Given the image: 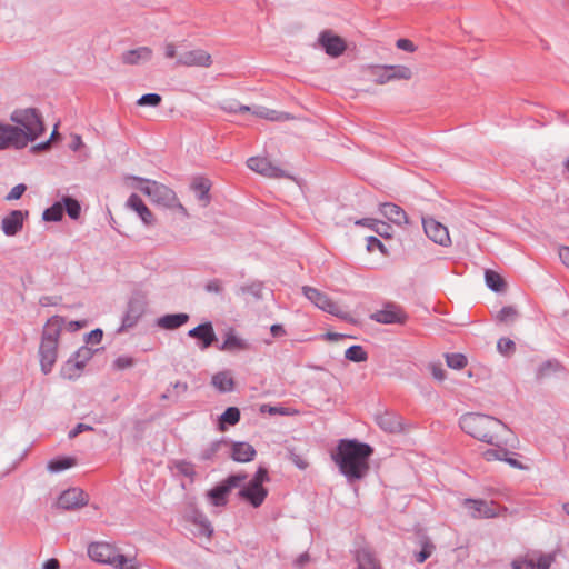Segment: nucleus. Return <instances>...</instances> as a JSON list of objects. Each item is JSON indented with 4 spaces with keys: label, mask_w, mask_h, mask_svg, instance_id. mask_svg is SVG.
Returning a JSON list of instances; mask_svg holds the SVG:
<instances>
[{
    "label": "nucleus",
    "mask_w": 569,
    "mask_h": 569,
    "mask_svg": "<svg viewBox=\"0 0 569 569\" xmlns=\"http://www.w3.org/2000/svg\"><path fill=\"white\" fill-rule=\"evenodd\" d=\"M557 368H558V366L553 365L551 362H547V363L542 365L538 370V378L546 377L548 373H550L551 371H555Z\"/></svg>",
    "instance_id": "obj_55"
},
{
    "label": "nucleus",
    "mask_w": 569,
    "mask_h": 569,
    "mask_svg": "<svg viewBox=\"0 0 569 569\" xmlns=\"http://www.w3.org/2000/svg\"><path fill=\"white\" fill-rule=\"evenodd\" d=\"M435 550V545L431 543L430 541L426 540L423 541L422 543V549L421 551L417 555V561L419 563H422L425 562L433 552Z\"/></svg>",
    "instance_id": "obj_47"
},
{
    "label": "nucleus",
    "mask_w": 569,
    "mask_h": 569,
    "mask_svg": "<svg viewBox=\"0 0 569 569\" xmlns=\"http://www.w3.org/2000/svg\"><path fill=\"white\" fill-rule=\"evenodd\" d=\"M161 100H162V98L158 93H147V94H143L137 101V104L141 106V107H144V106L157 107L160 104Z\"/></svg>",
    "instance_id": "obj_44"
},
{
    "label": "nucleus",
    "mask_w": 569,
    "mask_h": 569,
    "mask_svg": "<svg viewBox=\"0 0 569 569\" xmlns=\"http://www.w3.org/2000/svg\"><path fill=\"white\" fill-rule=\"evenodd\" d=\"M213 63L211 54L203 49H193L179 56L178 67L209 68Z\"/></svg>",
    "instance_id": "obj_16"
},
{
    "label": "nucleus",
    "mask_w": 569,
    "mask_h": 569,
    "mask_svg": "<svg viewBox=\"0 0 569 569\" xmlns=\"http://www.w3.org/2000/svg\"><path fill=\"white\" fill-rule=\"evenodd\" d=\"M396 46L398 49L407 51V52L416 51V46L409 39H399V40H397Z\"/></svg>",
    "instance_id": "obj_54"
},
{
    "label": "nucleus",
    "mask_w": 569,
    "mask_h": 569,
    "mask_svg": "<svg viewBox=\"0 0 569 569\" xmlns=\"http://www.w3.org/2000/svg\"><path fill=\"white\" fill-rule=\"evenodd\" d=\"M386 73L388 82L409 81L413 78V70L406 64H386Z\"/></svg>",
    "instance_id": "obj_28"
},
{
    "label": "nucleus",
    "mask_w": 569,
    "mask_h": 569,
    "mask_svg": "<svg viewBox=\"0 0 569 569\" xmlns=\"http://www.w3.org/2000/svg\"><path fill=\"white\" fill-rule=\"evenodd\" d=\"M559 258L561 262L569 268V247H561L559 249Z\"/></svg>",
    "instance_id": "obj_59"
},
{
    "label": "nucleus",
    "mask_w": 569,
    "mask_h": 569,
    "mask_svg": "<svg viewBox=\"0 0 569 569\" xmlns=\"http://www.w3.org/2000/svg\"><path fill=\"white\" fill-rule=\"evenodd\" d=\"M377 423L381 429L388 432H398L401 430V422L399 417L391 412H385L376 418Z\"/></svg>",
    "instance_id": "obj_33"
},
{
    "label": "nucleus",
    "mask_w": 569,
    "mask_h": 569,
    "mask_svg": "<svg viewBox=\"0 0 569 569\" xmlns=\"http://www.w3.org/2000/svg\"><path fill=\"white\" fill-rule=\"evenodd\" d=\"M188 336L201 341V349L209 348L217 339L212 323L204 322L189 330Z\"/></svg>",
    "instance_id": "obj_25"
},
{
    "label": "nucleus",
    "mask_w": 569,
    "mask_h": 569,
    "mask_svg": "<svg viewBox=\"0 0 569 569\" xmlns=\"http://www.w3.org/2000/svg\"><path fill=\"white\" fill-rule=\"evenodd\" d=\"M302 292L305 297L318 309L341 319L348 318V312L345 308L339 302L331 299L326 292L310 286L302 287Z\"/></svg>",
    "instance_id": "obj_8"
},
{
    "label": "nucleus",
    "mask_w": 569,
    "mask_h": 569,
    "mask_svg": "<svg viewBox=\"0 0 569 569\" xmlns=\"http://www.w3.org/2000/svg\"><path fill=\"white\" fill-rule=\"evenodd\" d=\"M88 503V495L79 488H70L63 491L57 501V506L61 509H78Z\"/></svg>",
    "instance_id": "obj_18"
},
{
    "label": "nucleus",
    "mask_w": 569,
    "mask_h": 569,
    "mask_svg": "<svg viewBox=\"0 0 569 569\" xmlns=\"http://www.w3.org/2000/svg\"><path fill=\"white\" fill-rule=\"evenodd\" d=\"M345 357L353 362H363L368 359V355L361 346H351L346 350Z\"/></svg>",
    "instance_id": "obj_40"
},
{
    "label": "nucleus",
    "mask_w": 569,
    "mask_h": 569,
    "mask_svg": "<svg viewBox=\"0 0 569 569\" xmlns=\"http://www.w3.org/2000/svg\"><path fill=\"white\" fill-rule=\"evenodd\" d=\"M372 453L370 446L356 440H340L337 452L332 456L340 471L349 480H358L369 470V457Z\"/></svg>",
    "instance_id": "obj_1"
},
{
    "label": "nucleus",
    "mask_w": 569,
    "mask_h": 569,
    "mask_svg": "<svg viewBox=\"0 0 569 569\" xmlns=\"http://www.w3.org/2000/svg\"><path fill=\"white\" fill-rule=\"evenodd\" d=\"M126 206L134 211L146 226H153L156 223L154 214L138 194H131Z\"/></svg>",
    "instance_id": "obj_23"
},
{
    "label": "nucleus",
    "mask_w": 569,
    "mask_h": 569,
    "mask_svg": "<svg viewBox=\"0 0 569 569\" xmlns=\"http://www.w3.org/2000/svg\"><path fill=\"white\" fill-rule=\"evenodd\" d=\"M497 348L502 355H510L515 350V342L509 338H500Z\"/></svg>",
    "instance_id": "obj_48"
},
{
    "label": "nucleus",
    "mask_w": 569,
    "mask_h": 569,
    "mask_svg": "<svg viewBox=\"0 0 569 569\" xmlns=\"http://www.w3.org/2000/svg\"><path fill=\"white\" fill-rule=\"evenodd\" d=\"M127 181L149 197L153 203L178 211L186 218L189 217L188 210L181 204L176 192L166 184L139 177H128Z\"/></svg>",
    "instance_id": "obj_3"
},
{
    "label": "nucleus",
    "mask_w": 569,
    "mask_h": 569,
    "mask_svg": "<svg viewBox=\"0 0 569 569\" xmlns=\"http://www.w3.org/2000/svg\"><path fill=\"white\" fill-rule=\"evenodd\" d=\"M196 525L199 526V533L206 537H210L212 533V528L210 522L207 519H201L199 521H194Z\"/></svg>",
    "instance_id": "obj_53"
},
{
    "label": "nucleus",
    "mask_w": 569,
    "mask_h": 569,
    "mask_svg": "<svg viewBox=\"0 0 569 569\" xmlns=\"http://www.w3.org/2000/svg\"><path fill=\"white\" fill-rule=\"evenodd\" d=\"M463 506L467 508L468 513L476 519L493 518L498 516V506L490 501L466 499Z\"/></svg>",
    "instance_id": "obj_17"
},
{
    "label": "nucleus",
    "mask_w": 569,
    "mask_h": 569,
    "mask_svg": "<svg viewBox=\"0 0 569 569\" xmlns=\"http://www.w3.org/2000/svg\"><path fill=\"white\" fill-rule=\"evenodd\" d=\"M26 191V186L20 183V184H17L14 186L11 191L8 193V196L6 197L7 200L11 201V200H18L19 198H21V196L23 194V192Z\"/></svg>",
    "instance_id": "obj_52"
},
{
    "label": "nucleus",
    "mask_w": 569,
    "mask_h": 569,
    "mask_svg": "<svg viewBox=\"0 0 569 569\" xmlns=\"http://www.w3.org/2000/svg\"><path fill=\"white\" fill-rule=\"evenodd\" d=\"M267 481H269L268 470L260 467L252 480L240 490L239 496L256 508L261 506L268 495V490L263 487Z\"/></svg>",
    "instance_id": "obj_7"
},
{
    "label": "nucleus",
    "mask_w": 569,
    "mask_h": 569,
    "mask_svg": "<svg viewBox=\"0 0 569 569\" xmlns=\"http://www.w3.org/2000/svg\"><path fill=\"white\" fill-rule=\"evenodd\" d=\"M87 430H92V427L84 423H78L76 428L69 432V438H76L79 433Z\"/></svg>",
    "instance_id": "obj_57"
},
{
    "label": "nucleus",
    "mask_w": 569,
    "mask_h": 569,
    "mask_svg": "<svg viewBox=\"0 0 569 569\" xmlns=\"http://www.w3.org/2000/svg\"><path fill=\"white\" fill-rule=\"evenodd\" d=\"M153 57V50L150 47L142 46L126 50L121 53V62L127 66H139L149 62Z\"/></svg>",
    "instance_id": "obj_20"
},
{
    "label": "nucleus",
    "mask_w": 569,
    "mask_h": 569,
    "mask_svg": "<svg viewBox=\"0 0 569 569\" xmlns=\"http://www.w3.org/2000/svg\"><path fill=\"white\" fill-rule=\"evenodd\" d=\"M358 569H381L373 553L368 549H360L357 552Z\"/></svg>",
    "instance_id": "obj_35"
},
{
    "label": "nucleus",
    "mask_w": 569,
    "mask_h": 569,
    "mask_svg": "<svg viewBox=\"0 0 569 569\" xmlns=\"http://www.w3.org/2000/svg\"><path fill=\"white\" fill-rule=\"evenodd\" d=\"M459 425L466 433L482 442L500 441L503 436H510L511 431L500 420L475 412L461 416Z\"/></svg>",
    "instance_id": "obj_2"
},
{
    "label": "nucleus",
    "mask_w": 569,
    "mask_h": 569,
    "mask_svg": "<svg viewBox=\"0 0 569 569\" xmlns=\"http://www.w3.org/2000/svg\"><path fill=\"white\" fill-rule=\"evenodd\" d=\"M24 138L18 132V127L0 123V150L23 148Z\"/></svg>",
    "instance_id": "obj_19"
},
{
    "label": "nucleus",
    "mask_w": 569,
    "mask_h": 569,
    "mask_svg": "<svg viewBox=\"0 0 569 569\" xmlns=\"http://www.w3.org/2000/svg\"><path fill=\"white\" fill-rule=\"evenodd\" d=\"M63 327H64V319L62 317H59V316L51 317L44 326L41 342L51 341L52 343L58 345V339H59L60 332L62 331Z\"/></svg>",
    "instance_id": "obj_26"
},
{
    "label": "nucleus",
    "mask_w": 569,
    "mask_h": 569,
    "mask_svg": "<svg viewBox=\"0 0 569 569\" xmlns=\"http://www.w3.org/2000/svg\"><path fill=\"white\" fill-rule=\"evenodd\" d=\"M162 56L167 60H174V66L178 67L179 56L182 53L179 51L177 43L172 41L163 42L161 47Z\"/></svg>",
    "instance_id": "obj_39"
},
{
    "label": "nucleus",
    "mask_w": 569,
    "mask_h": 569,
    "mask_svg": "<svg viewBox=\"0 0 569 569\" xmlns=\"http://www.w3.org/2000/svg\"><path fill=\"white\" fill-rule=\"evenodd\" d=\"M270 330H271L272 336H274V337H279L284 333V330L280 325L271 326Z\"/></svg>",
    "instance_id": "obj_64"
},
{
    "label": "nucleus",
    "mask_w": 569,
    "mask_h": 569,
    "mask_svg": "<svg viewBox=\"0 0 569 569\" xmlns=\"http://www.w3.org/2000/svg\"><path fill=\"white\" fill-rule=\"evenodd\" d=\"M356 223L360 224V226H366V227L375 230V232H377L381 237L391 238L390 226L380 220L362 219V220H358Z\"/></svg>",
    "instance_id": "obj_36"
},
{
    "label": "nucleus",
    "mask_w": 569,
    "mask_h": 569,
    "mask_svg": "<svg viewBox=\"0 0 569 569\" xmlns=\"http://www.w3.org/2000/svg\"><path fill=\"white\" fill-rule=\"evenodd\" d=\"M253 114L258 118H262L269 121L282 122L291 119V117L278 110L269 109L266 107H258L253 110Z\"/></svg>",
    "instance_id": "obj_34"
},
{
    "label": "nucleus",
    "mask_w": 569,
    "mask_h": 569,
    "mask_svg": "<svg viewBox=\"0 0 569 569\" xmlns=\"http://www.w3.org/2000/svg\"><path fill=\"white\" fill-rule=\"evenodd\" d=\"M358 81L365 91H369L371 86H383L388 83L386 64H363L358 72Z\"/></svg>",
    "instance_id": "obj_9"
},
{
    "label": "nucleus",
    "mask_w": 569,
    "mask_h": 569,
    "mask_svg": "<svg viewBox=\"0 0 569 569\" xmlns=\"http://www.w3.org/2000/svg\"><path fill=\"white\" fill-rule=\"evenodd\" d=\"M367 249H368L369 252H373L376 250H379L383 254H387V250H386V247L383 246V243L379 239H377L375 237H369L367 239Z\"/></svg>",
    "instance_id": "obj_49"
},
{
    "label": "nucleus",
    "mask_w": 569,
    "mask_h": 569,
    "mask_svg": "<svg viewBox=\"0 0 569 569\" xmlns=\"http://www.w3.org/2000/svg\"><path fill=\"white\" fill-rule=\"evenodd\" d=\"M431 372L435 379L441 381L446 377V371L440 366H432Z\"/></svg>",
    "instance_id": "obj_60"
},
{
    "label": "nucleus",
    "mask_w": 569,
    "mask_h": 569,
    "mask_svg": "<svg viewBox=\"0 0 569 569\" xmlns=\"http://www.w3.org/2000/svg\"><path fill=\"white\" fill-rule=\"evenodd\" d=\"M219 349L226 352H239L249 349V343L230 328L224 332L223 342Z\"/></svg>",
    "instance_id": "obj_24"
},
{
    "label": "nucleus",
    "mask_w": 569,
    "mask_h": 569,
    "mask_svg": "<svg viewBox=\"0 0 569 569\" xmlns=\"http://www.w3.org/2000/svg\"><path fill=\"white\" fill-rule=\"evenodd\" d=\"M555 553L529 551L511 562L512 569H549L555 561Z\"/></svg>",
    "instance_id": "obj_10"
},
{
    "label": "nucleus",
    "mask_w": 569,
    "mask_h": 569,
    "mask_svg": "<svg viewBox=\"0 0 569 569\" xmlns=\"http://www.w3.org/2000/svg\"><path fill=\"white\" fill-rule=\"evenodd\" d=\"M239 419H240L239 409L236 407H229L220 417V425H221V427L224 423L233 426L239 421Z\"/></svg>",
    "instance_id": "obj_41"
},
{
    "label": "nucleus",
    "mask_w": 569,
    "mask_h": 569,
    "mask_svg": "<svg viewBox=\"0 0 569 569\" xmlns=\"http://www.w3.org/2000/svg\"><path fill=\"white\" fill-rule=\"evenodd\" d=\"M63 203L69 217L72 219H77L80 214V204L78 203V201L71 198H64Z\"/></svg>",
    "instance_id": "obj_46"
},
{
    "label": "nucleus",
    "mask_w": 569,
    "mask_h": 569,
    "mask_svg": "<svg viewBox=\"0 0 569 569\" xmlns=\"http://www.w3.org/2000/svg\"><path fill=\"white\" fill-rule=\"evenodd\" d=\"M77 465V460L72 457H64L49 461L48 469L51 472H59Z\"/></svg>",
    "instance_id": "obj_38"
},
{
    "label": "nucleus",
    "mask_w": 569,
    "mask_h": 569,
    "mask_svg": "<svg viewBox=\"0 0 569 569\" xmlns=\"http://www.w3.org/2000/svg\"><path fill=\"white\" fill-rule=\"evenodd\" d=\"M28 211L13 210L1 221V229L7 236H16L23 227L24 218Z\"/></svg>",
    "instance_id": "obj_22"
},
{
    "label": "nucleus",
    "mask_w": 569,
    "mask_h": 569,
    "mask_svg": "<svg viewBox=\"0 0 569 569\" xmlns=\"http://www.w3.org/2000/svg\"><path fill=\"white\" fill-rule=\"evenodd\" d=\"M370 318L376 322L383 325L399 323L403 325L408 317L403 309L395 303H388L382 309L371 313Z\"/></svg>",
    "instance_id": "obj_13"
},
{
    "label": "nucleus",
    "mask_w": 569,
    "mask_h": 569,
    "mask_svg": "<svg viewBox=\"0 0 569 569\" xmlns=\"http://www.w3.org/2000/svg\"><path fill=\"white\" fill-rule=\"evenodd\" d=\"M318 43L325 52L332 58L342 56L347 50L346 40L336 34L332 30L321 31L318 37Z\"/></svg>",
    "instance_id": "obj_12"
},
{
    "label": "nucleus",
    "mask_w": 569,
    "mask_h": 569,
    "mask_svg": "<svg viewBox=\"0 0 569 569\" xmlns=\"http://www.w3.org/2000/svg\"><path fill=\"white\" fill-rule=\"evenodd\" d=\"M446 362L452 369H462L467 366V358L462 353L446 355Z\"/></svg>",
    "instance_id": "obj_42"
},
{
    "label": "nucleus",
    "mask_w": 569,
    "mask_h": 569,
    "mask_svg": "<svg viewBox=\"0 0 569 569\" xmlns=\"http://www.w3.org/2000/svg\"><path fill=\"white\" fill-rule=\"evenodd\" d=\"M58 345L49 342H41L40 345V363L44 373L51 371L57 359Z\"/></svg>",
    "instance_id": "obj_27"
},
{
    "label": "nucleus",
    "mask_w": 569,
    "mask_h": 569,
    "mask_svg": "<svg viewBox=\"0 0 569 569\" xmlns=\"http://www.w3.org/2000/svg\"><path fill=\"white\" fill-rule=\"evenodd\" d=\"M11 120L17 124L18 132L26 139L23 148L44 130L42 120L34 109L17 110L12 113Z\"/></svg>",
    "instance_id": "obj_5"
},
{
    "label": "nucleus",
    "mask_w": 569,
    "mask_h": 569,
    "mask_svg": "<svg viewBox=\"0 0 569 569\" xmlns=\"http://www.w3.org/2000/svg\"><path fill=\"white\" fill-rule=\"evenodd\" d=\"M133 363H134L133 358H131L129 356H121L114 360L113 366L118 370H124V369L132 367Z\"/></svg>",
    "instance_id": "obj_50"
},
{
    "label": "nucleus",
    "mask_w": 569,
    "mask_h": 569,
    "mask_svg": "<svg viewBox=\"0 0 569 569\" xmlns=\"http://www.w3.org/2000/svg\"><path fill=\"white\" fill-rule=\"evenodd\" d=\"M102 339V331L100 329H94L89 333V340L91 342L98 343Z\"/></svg>",
    "instance_id": "obj_61"
},
{
    "label": "nucleus",
    "mask_w": 569,
    "mask_h": 569,
    "mask_svg": "<svg viewBox=\"0 0 569 569\" xmlns=\"http://www.w3.org/2000/svg\"><path fill=\"white\" fill-rule=\"evenodd\" d=\"M189 320L187 313L166 315L157 320V325L166 330H174L186 325Z\"/></svg>",
    "instance_id": "obj_31"
},
{
    "label": "nucleus",
    "mask_w": 569,
    "mask_h": 569,
    "mask_svg": "<svg viewBox=\"0 0 569 569\" xmlns=\"http://www.w3.org/2000/svg\"><path fill=\"white\" fill-rule=\"evenodd\" d=\"M518 312L513 307H503L498 313V320L500 322H512L517 318Z\"/></svg>",
    "instance_id": "obj_45"
},
{
    "label": "nucleus",
    "mask_w": 569,
    "mask_h": 569,
    "mask_svg": "<svg viewBox=\"0 0 569 569\" xmlns=\"http://www.w3.org/2000/svg\"><path fill=\"white\" fill-rule=\"evenodd\" d=\"M43 569H59V561L54 558L49 559L43 563Z\"/></svg>",
    "instance_id": "obj_62"
},
{
    "label": "nucleus",
    "mask_w": 569,
    "mask_h": 569,
    "mask_svg": "<svg viewBox=\"0 0 569 569\" xmlns=\"http://www.w3.org/2000/svg\"><path fill=\"white\" fill-rule=\"evenodd\" d=\"M86 326H87L86 321H66L64 320L63 329H67L69 331H77Z\"/></svg>",
    "instance_id": "obj_56"
},
{
    "label": "nucleus",
    "mask_w": 569,
    "mask_h": 569,
    "mask_svg": "<svg viewBox=\"0 0 569 569\" xmlns=\"http://www.w3.org/2000/svg\"><path fill=\"white\" fill-rule=\"evenodd\" d=\"M256 456L254 448L247 442H237L232 446L231 457L238 462H249Z\"/></svg>",
    "instance_id": "obj_32"
},
{
    "label": "nucleus",
    "mask_w": 569,
    "mask_h": 569,
    "mask_svg": "<svg viewBox=\"0 0 569 569\" xmlns=\"http://www.w3.org/2000/svg\"><path fill=\"white\" fill-rule=\"evenodd\" d=\"M194 190L199 193V199L203 201L204 204L208 203V192L209 184L206 181H200L193 184Z\"/></svg>",
    "instance_id": "obj_51"
},
{
    "label": "nucleus",
    "mask_w": 569,
    "mask_h": 569,
    "mask_svg": "<svg viewBox=\"0 0 569 569\" xmlns=\"http://www.w3.org/2000/svg\"><path fill=\"white\" fill-rule=\"evenodd\" d=\"M63 214V207L60 202L54 203L43 212V219L46 221H59Z\"/></svg>",
    "instance_id": "obj_43"
},
{
    "label": "nucleus",
    "mask_w": 569,
    "mask_h": 569,
    "mask_svg": "<svg viewBox=\"0 0 569 569\" xmlns=\"http://www.w3.org/2000/svg\"><path fill=\"white\" fill-rule=\"evenodd\" d=\"M211 385L220 392H231L236 383L230 371H220L212 376Z\"/></svg>",
    "instance_id": "obj_30"
},
{
    "label": "nucleus",
    "mask_w": 569,
    "mask_h": 569,
    "mask_svg": "<svg viewBox=\"0 0 569 569\" xmlns=\"http://www.w3.org/2000/svg\"><path fill=\"white\" fill-rule=\"evenodd\" d=\"M82 146V140H81V137L80 136H73L72 138V143L70 144V148L72 150H78L80 147Z\"/></svg>",
    "instance_id": "obj_63"
},
{
    "label": "nucleus",
    "mask_w": 569,
    "mask_h": 569,
    "mask_svg": "<svg viewBox=\"0 0 569 569\" xmlns=\"http://www.w3.org/2000/svg\"><path fill=\"white\" fill-rule=\"evenodd\" d=\"M381 214L397 226L408 222L406 212L395 203H383L380 207Z\"/></svg>",
    "instance_id": "obj_29"
},
{
    "label": "nucleus",
    "mask_w": 569,
    "mask_h": 569,
    "mask_svg": "<svg viewBox=\"0 0 569 569\" xmlns=\"http://www.w3.org/2000/svg\"><path fill=\"white\" fill-rule=\"evenodd\" d=\"M422 224L425 233L435 243L442 247H449L451 244V238L446 226L433 218L423 219Z\"/></svg>",
    "instance_id": "obj_15"
},
{
    "label": "nucleus",
    "mask_w": 569,
    "mask_h": 569,
    "mask_svg": "<svg viewBox=\"0 0 569 569\" xmlns=\"http://www.w3.org/2000/svg\"><path fill=\"white\" fill-rule=\"evenodd\" d=\"M517 438L512 431H510V436H503L500 441L497 442H487L492 446L482 452V457L486 461H505L509 466L523 469L522 465L512 457V450L517 448Z\"/></svg>",
    "instance_id": "obj_6"
},
{
    "label": "nucleus",
    "mask_w": 569,
    "mask_h": 569,
    "mask_svg": "<svg viewBox=\"0 0 569 569\" xmlns=\"http://www.w3.org/2000/svg\"><path fill=\"white\" fill-rule=\"evenodd\" d=\"M88 556L91 560L109 565L116 569H140L141 563L136 556H126L118 548L106 541H96L88 546Z\"/></svg>",
    "instance_id": "obj_4"
},
{
    "label": "nucleus",
    "mask_w": 569,
    "mask_h": 569,
    "mask_svg": "<svg viewBox=\"0 0 569 569\" xmlns=\"http://www.w3.org/2000/svg\"><path fill=\"white\" fill-rule=\"evenodd\" d=\"M485 280L486 284L496 292H501L506 289V282L503 278L493 270H486Z\"/></svg>",
    "instance_id": "obj_37"
},
{
    "label": "nucleus",
    "mask_w": 569,
    "mask_h": 569,
    "mask_svg": "<svg viewBox=\"0 0 569 569\" xmlns=\"http://www.w3.org/2000/svg\"><path fill=\"white\" fill-rule=\"evenodd\" d=\"M90 357V349L83 348L78 351L76 359L68 360L62 369L61 375L63 378L72 380L80 376L82 368L84 367V360Z\"/></svg>",
    "instance_id": "obj_21"
},
{
    "label": "nucleus",
    "mask_w": 569,
    "mask_h": 569,
    "mask_svg": "<svg viewBox=\"0 0 569 569\" xmlns=\"http://www.w3.org/2000/svg\"><path fill=\"white\" fill-rule=\"evenodd\" d=\"M207 291L219 293L222 290V283L219 280L209 281L206 286Z\"/></svg>",
    "instance_id": "obj_58"
},
{
    "label": "nucleus",
    "mask_w": 569,
    "mask_h": 569,
    "mask_svg": "<svg viewBox=\"0 0 569 569\" xmlns=\"http://www.w3.org/2000/svg\"><path fill=\"white\" fill-rule=\"evenodd\" d=\"M247 166L252 171L267 178L288 177L282 168L272 163L269 159L262 157H251L247 161Z\"/></svg>",
    "instance_id": "obj_14"
},
{
    "label": "nucleus",
    "mask_w": 569,
    "mask_h": 569,
    "mask_svg": "<svg viewBox=\"0 0 569 569\" xmlns=\"http://www.w3.org/2000/svg\"><path fill=\"white\" fill-rule=\"evenodd\" d=\"M246 479V475L229 476L219 486L208 491V498L213 506L220 507L228 502V496L232 488L238 487Z\"/></svg>",
    "instance_id": "obj_11"
}]
</instances>
